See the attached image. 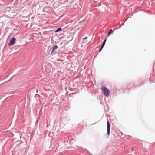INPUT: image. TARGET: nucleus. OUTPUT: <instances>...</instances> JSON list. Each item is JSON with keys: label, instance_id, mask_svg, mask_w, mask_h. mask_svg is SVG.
<instances>
[{"label": "nucleus", "instance_id": "1", "mask_svg": "<svg viewBox=\"0 0 155 155\" xmlns=\"http://www.w3.org/2000/svg\"><path fill=\"white\" fill-rule=\"evenodd\" d=\"M103 89L104 95L107 97H108L110 93L109 90L105 87H103Z\"/></svg>", "mask_w": 155, "mask_h": 155}, {"label": "nucleus", "instance_id": "2", "mask_svg": "<svg viewBox=\"0 0 155 155\" xmlns=\"http://www.w3.org/2000/svg\"><path fill=\"white\" fill-rule=\"evenodd\" d=\"M16 39L15 38H12L10 41V42L8 44V45L9 46H11L12 45H13L14 44L15 42Z\"/></svg>", "mask_w": 155, "mask_h": 155}, {"label": "nucleus", "instance_id": "3", "mask_svg": "<svg viewBox=\"0 0 155 155\" xmlns=\"http://www.w3.org/2000/svg\"><path fill=\"white\" fill-rule=\"evenodd\" d=\"M107 134L109 135L110 133V125L109 122L108 120L107 121Z\"/></svg>", "mask_w": 155, "mask_h": 155}, {"label": "nucleus", "instance_id": "4", "mask_svg": "<svg viewBox=\"0 0 155 155\" xmlns=\"http://www.w3.org/2000/svg\"><path fill=\"white\" fill-rule=\"evenodd\" d=\"M106 41V39H105L104 40V41L103 42V43L102 44V45L100 49L99 52H100L101 51V50L104 47V46L105 45V44Z\"/></svg>", "mask_w": 155, "mask_h": 155}, {"label": "nucleus", "instance_id": "5", "mask_svg": "<svg viewBox=\"0 0 155 155\" xmlns=\"http://www.w3.org/2000/svg\"><path fill=\"white\" fill-rule=\"evenodd\" d=\"M61 29H62L61 28H59L55 30V32H59L61 30Z\"/></svg>", "mask_w": 155, "mask_h": 155}, {"label": "nucleus", "instance_id": "6", "mask_svg": "<svg viewBox=\"0 0 155 155\" xmlns=\"http://www.w3.org/2000/svg\"><path fill=\"white\" fill-rule=\"evenodd\" d=\"M113 31L112 30V29H110V31H109V32L108 33V34H107V36H109L110 35V34L113 33Z\"/></svg>", "mask_w": 155, "mask_h": 155}, {"label": "nucleus", "instance_id": "7", "mask_svg": "<svg viewBox=\"0 0 155 155\" xmlns=\"http://www.w3.org/2000/svg\"><path fill=\"white\" fill-rule=\"evenodd\" d=\"M58 48V47L57 45H55L54 46L52 50L53 51H54L55 49H57Z\"/></svg>", "mask_w": 155, "mask_h": 155}, {"label": "nucleus", "instance_id": "8", "mask_svg": "<svg viewBox=\"0 0 155 155\" xmlns=\"http://www.w3.org/2000/svg\"><path fill=\"white\" fill-rule=\"evenodd\" d=\"M64 126V124H61V125H59V127H60V128H62Z\"/></svg>", "mask_w": 155, "mask_h": 155}, {"label": "nucleus", "instance_id": "9", "mask_svg": "<svg viewBox=\"0 0 155 155\" xmlns=\"http://www.w3.org/2000/svg\"><path fill=\"white\" fill-rule=\"evenodd\" d=\"M88 37L87 36H85L84 38H83V40H86L87 38Z\"/></svg>", "mask_w": 155, "mask_h": 155}, {"label": "nucleus", "instance_id": "10", "mask_svg": "<svg viewBox=\"0 0 155 155\" xmlns=\"http://www.w3.org/2000/svg\"><path fill=\"white\" fill-rule=\"evenodd\" d=\"M54 51H53V50H52L51 52V54H52V53Z\"/></svg>", "mask_w": 155, "mask_h": 155}, {"label": "nucleus", "instance_id": "11", "mask_svg": "<svg viewBox=\"0 0 155 155\" xmlns=\"http://www.w3.org/2000/svg\"><path fill=\"white\" fill-rule=\"evenodd\" d=\"M56 124H57V123H54V125H55Z\"/></svg>", "mask_w": 155, "mask_h": 155}]
</instances>
